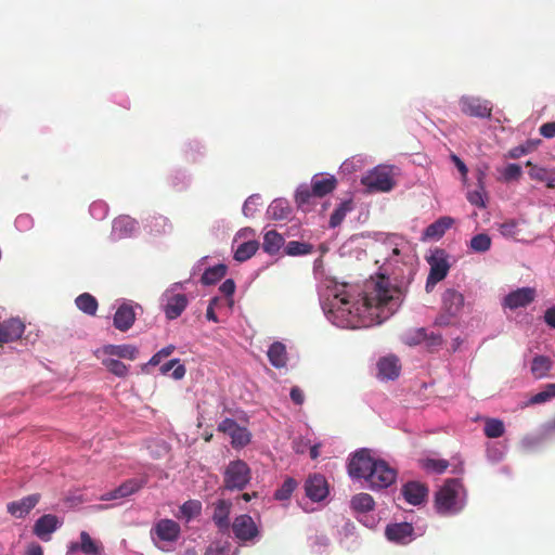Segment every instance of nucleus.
Returning <instances> with one entry per match:
<instances>
[{
	"label": "nucleus",
	"instance_id": "20",
	"mask_svg": "<svg viewBox=\"0 0 555 555\" xmlns=\"http://www.w3.org/2000/svg\"><path fill=\"white\" fill-rule=\"evenodd\" d=\"M453 223L454 219L452 217H440L425 229L422 240L427 241L441 238L444 233L453 225Z\"/></svg>",
	"mask_w": 555,
	"mask_h": 555
},
{
	"label": "nucleus",
	"instance_id": "10",
	"mask_svg": "<svg viewBox=\"0 0 555 555\" xmlns=\"http://www.w3.org/2000/svg\"><path fill=\"white\" fill-rule=\"evenodd\" d=\"M147 483V477L140 478H131L122 482L119 487L114 489L113 491L106 492L101 496L103 501H112L116 499L127 498L140 489H142Z\"/></svg>",
	"mask_w": 555,
	"mask_h": 555
},
{
	"label": "nucleus",
	"instance_id": "39",
	"mask_svg": "<svg viewBox=\"0 0 555 555\" xmlns=\"http://www.w3.org/2000/svg\"><path fill=\"white\" fill-rule=\"evenodd\" d=\"M268 214L274 220H283L288 217L289 208L283 201L275 199L269 206Z\"/></svg>",
	"mask_w": 555,
	"mask_h": 555
},
{
	"label": "nucleus",
	"instance_id": "24",
	"mask_svg": "<svg viewBox=\"0 0 555 555\" xmlns=\"http://www.w3.org/2000/svg\"><path fill=\"white\" fill-rule=\"evenodd\" d=\"M188 305V298L184 294H172L167 298L165 314L169 320H175L181 315Z\"/></svg>",
	"mask_w": 555,
	"mask_h": 555
},
{
	"label": "nucleus",
	"instance_id": "12",
	"mask_svg": "<svg viewBox=\"0 0 555 555\" xmlns=\"http://www.w3.org/2000/svg\"><path fill=\"white\" fill-rule=\"evenodd\" d=\"M535 299V289L532 287H521L511 292L505 296L503 305L511 310L524 308Z\"/></svg>",
	"mask_w": 555,
	"mask_h": 555
},
{
	"label": "nucleus",
	"instance_id": "48",
	"mask_svg": "<svg viewBox=\"0 0 555 555\" xmlns=\"http://www.w3.org/2000/svg\"><path fill=\"white\" fill-rule=\"evenodd\" d=\"M526 165L531 167V169L529 171V176L531 179L540 181V182H543L544 180L548 179V175H550L551 170L543 168V167H538L535 165H532L531 162H527Z\"/></svg>",
	"mask_w": 555,
	"mask_h": 555
},
{
	"label": "nucleus",
	"instance_id": "55",
	"mask_svg": "<svg viewBox=\"0 0 555 555\" xmlns=\"http://www.w3.org/2000/svg\"><path fill=\"white\" fill-rule=\"evenodd\" d=\"M238 426L240 425L234 420L224 418L222 422L219 423L218 430L230 436L234 430H236Z\"/></svg>",
	"mask_w": 555,
	"mask_h": 555
},
{
	"label": "nucleus",
	"instance_id": "46",
	"mask_svg": "<svg viewBox=\"0 0 555 555\" xmlns=\"http://www.w3.org/2000/svg\"><path fill=\"white\" fill-rule=\"evenodd\" d=\"M230 437L232 439L233 447H244L250 441V434L246 428L241 426H238L236 430L230 435Z\"/></svg>",
	"mask_w": 555,
	"mask_h": 555
},
{
	"label": "nucleus",
	"instance_id": "37",
	"mask_svg": "<svg viewBox=\"0 0 555 555\" xmlns=\"http://www.w3.org/2000/svg\"><path fill=\"white\" fill-rule=\"evenodd\" d=\"M483 431L488 438H500L505 431L504 424L498 418H487Z\"/></svg>",
	"mask_w": 555,
	"mask_h": 555
},
{
	"label": "nucleus",
	"instance_id": "15",
	"mask_svg": "<svg viewBox=\"0 0 555 555\" xmlns=\"http://www.w3.org/2000/svg\"><path fill=\"white\" fill-rule=\"evenodd\" d=\"M61 522L55 515L46 514L38 518L34 525V534L42 541H49L51 534L60 527Z\"/></svg>",
	"mask_w": 555,
	"mask_h": 555
},
{
	"label": "nucleus",
	"instance_id": "29",
	"mask_svg": "<svg viewBox=\"0 0 555 555\" xmlns=\"http://www.w3.org/2000/svg\"><path fill=\"white\" fill-rule=\"evenodd\" d=\"M336 179L330 178H313L312 180V193L314 196L323 197L331 193L336 188Z\"/></svg>",
	"mask_w": 555,
	"mask_h": 555
},
{
	"label": "nucleus",
	"instance_id": "5",
	"mask_svg": "<svg viewBox=\"0 0 555 555\" xmlns=\"http://www.w3.org/2000/svg\"><path fill=\"white\" fill-rule=\"evenodd\" d=\"M397 478V472L385 461L376 460L367 477L372 490L384 489L391 486Z\"/></svg>",
	"mask_w": 555,
	"mask_h": 555
},
{
	"label": "nucleus",
	"instance_id": "2",
	"mask_svg": "<svg viewBox=\"0 0 555 555\" xmlns=\"http://www.w3.org/2000/svg\"><path fill=\"white\" fill-rule=\"evenodd\" d=\"M463 491V485L459 479H448L436 493L437 512L441 515H451L462 511L464 502L461 499V493Z\"/></svg>",
	"mask_w": 555,
	"mask_h": 555
},
{
	"label": "nucleus",
	"instance_id": "16",
	"mask_svg": "<svg viewBox=\"0 0 555 555\" xmlns=\"http://www.w3.org/2000/svg\"><path fill=\"white\" fill-rule=\"evenodd\" d=\"M25 325L18 319H10L0 323V345L17 340L22 337Z\"/></svg>",
	"mask_w": 555,
	"mask_h": 555
},
{
	"label": "nucleus",
	"instance_id": "58",
	"mask_svg": "<svg viewBox=\"0 0 555 555\" xmlns=\"http://www.w3.org/2000/svg\"><path fill=\"white\" fill-rule=\"evenodd\" d=\"M289 396L292 401L297 405H301L305 401V393L298 386L292 387Z\"/></svg>",
	"mask_w": 555,
	"mask_h": 555
},
{
	"label": "nucleus",
	"instance_id": "47",
	"mask_svg": "<svg viewBox=\"0 0 555 555\" xmlns=\"http://www.w3.org/2000/svg\"><path fill=\"white\" fill-rule=\"evenodd\" d=\"M522 175L521 167L517 164H508L503 172L502 178L505 182L517 181Z\"/></svg>",
	"mask_w": 555,
	"mask_h": 555
},
{
	"label": "nucleus",
	"instance_id": "32",
	"mask_svg": "<svg viewBox=\"0 0 555 555\" xmlns=\"http://www.w3.org/2000/svg\"><path fill=\"white\" fill-rule=\"evenodd\" d=\"M350 504L356 512L360 513L370 512L375 506L374 499L369 493H359L352 496Z\"/></svg>",
	"mask_w": 555,
	"mask_h": 555
},
{
	"label": "nucleus",
	"instance_id": "62",
	"mask_svg": "<svg viewBox=\"0 0 555 555\" xmlns=\"http://www.w3.org/2000/svg\"><path fill=\"white\" fill-rule=\"evenodd\" d=\"M259 197L256 196V195H253V196H249L245 203H244V206H243V214L246 216V217H250L253 216V206L256 201L258 199Z\"/></svg>",
	"mask_w": 555,
	"mask_h": 555
},
{
	"label": "nucleus",
	"instance_id": "31",
	"mask_svg": "<svg viewBox=\"0 0 555 555\" xmlns=\"http://www.w3.org/2000/svg\"><path fill=\"white\" fill-rule=\"evenodd\" d=\"M552 367V361L545 356H537L531 363V373L535 378L545 377Z\"/></svg>",
	"mask_w": 555,
	"mask_h": 555
},
{
	"label": "nucleus",
	"instance_id": "33",
	"mask_svg": "<svg viewBox=\"0 0 555 555\" xmlns=\"http://www.w3.org/2000/svg\"><path fill=\"white\" fill-rule=\"evenodd\" d=\"M76 306L79 310H81L82 312L89 314V315H94L96 313V310H98V300L95 299L94 296L90 295L89 293H83L81 295H79L76 300Z\"/></svg>",
	"mask_w": 555,
	"mask_h": 555
},
{
	"label": "nucleus",
	"instance_id": "34",
	"mask_svg": "<svg viewBox=\"0 0 555 555\" xmlns=\"http://www.w3.org/2000/svg\"><path fill=\"white\" fill-rule=\"evenodd\" d=\"M259 248V243L255 240L242 243L234 253V259L243 262L251 258Z\"/></svg>",
	"mask_w": 555,
	"mask_h": 555
},
{
	"label": "nucleus",
	"instance_id": "64",
	"mask_svg": "<svg viewBox=\"0 0 555 555\" xmlns=\"http://www.w3.org/2000/svg\"><path fill=\"white\" fill-rule=\"evenodd\" d=\"M25 555H43V550L39 544L33 543L27 547Z\"/></svg>",
	"mask_w": 555,
	"mask_h": 555
},
{
	"label": "nucleus",
	"instance_id": "19",
	"mask_svg": "<svg viewBox=\"0 0 555 555\" xmlns=\"http://www.w3.org/2000/svg\"><path fill=\"white\" fill-rule=\"evenodd\" d=\"M135 321V312L131 305H120L114 314V326L120 332L128 331Z\"/></svg>",
	"mask_w": 555,
	"mask_h": 555
},
{
	"label": "nucleus",
	"instance_id": "6",
	"mask_svg": "<svg viewBox=\"0 0 555 555\" xmlns=\"http://www.w3.org/2000/svg\"><path fill=\"white\" fill-rule=\"evenodd\" d=\"M361 182L370 191L375 192H388L395 185L391 172L387 167L374 168L362 178Z\"/></svg>",
	"mask_w": 555,
	"mask_h": 555
},
{
	"label": "nucleus",
	"instance_id": "53",
	"mask_svg": "<svg viewBox=\"0 0 555 555\" xmlns=\"http://www.w3.org/2000/svg\"><path fill=\"white\" fill-rule=\"evenodd\" d=\"M427 339V332L425 328H417L406 336L405 343L408 345H418Z\"/></svg>",
	"mask_w": 555,
	"mask_h": 555
},
{
	"label": "nucleus",
	"instance_id": "60",
	"mask_svg": "<svg viewBox=\"0 0 555 555\" xmlns=\"http://www.w3.org/2000/svg\"><path fill=\"white\" fill-rule=\"evenodd\" d=\"M425 343L427 344L428 348L435 349V348L441 346L442 337L440 334H436V333L431 332L430 334H427V339L425 340Z\"/></svg>",
	"mask_w": 555,
	"mask_h": 555
},
{
	"label": "nucleus",
	"instance_id": "63",
	"mask_svg": "<svg viewBox=\"0 0 555 555\" xmlns=\"http://www.w3.org/2000/svg\"><path fill=\"white\" fill-rule=\"evenodd\" d=\"M544 321L550 327L555 328V307L548 308L545 311Z\"/></svg>",
	"mask_w": 555,
	"mask_h": 555
},
{
	"label": "nucleus",
	"instance_id": "7",
	"mask_svg": "<svg viewBox=\"0 0 555 555\" xmlns=\"http://www.w3.org/2000/svg\"><path fill=\"white\" fill-rule=\"evenodd\" d=\"M375 459L371 456L370 451L362 449L357 451L348 463V473L352 478H363L367 480L370 470L372 469Z\"/></svg>",
	"mask_w": 555,
	"mask_h": 555
},
{
	"label": "nucleus",
	"instance_id": "45",
	"mask_svg": "<svg viewBox=\"0 0 555 555\" xmlns=\"http://www.w3.org/2000/svg\"><path fill=\"white\" fill-rule=\"evenodd\" d=\"M553 398H555V384H547L542 391L532 396L529 402L530 404H541Z\"/></svg>",
	"mask_w": 555,
	"mask_h": 555
},
{
	"label": "nucleus",
	"instance_id": "30",
	"mask_svg": "<svg viewBox=\"0 0 555 555\" xmlns=\"http://www.w3.org/2000/svg\"><path fill=\"white\" fill-rule=\"evenodd\" d=\"M227 274V266L219 263L205 270L201 278L204 285H214L224 278Z\"/></svg>",
	"mask_w": 555,
	"mask_h": 555
},
{
	"label": "nucleus",
	"instance_id": "54",
	"mask_svg": "<svg viewBox=\"0 0 555 555\" xmlns=\"http://www.w3.org/2000/svg\"><path fill=\"white\" fill-rule=\"evenodd\" d=\"M312 196V190L310 191L308 188H301L296 192V203L299 207H302L304 205L309 204Z\"/></svg>",
	"mask_w": 555,
	"mask_h": 555
},
{
	"label": "nucleus",
	"instance_id": "17",
	"mask_svg": "<svg viewBox=\"0 0 555 555\" xmlns=\"http://www.w3.org/2000/svg\"><path fill=\"white\" fill-rule=\"evenodd\" d=\"M401 493L408 503L412 505H420L425 501L428 494V489L425 485L418 481H409L403 485Z\"/></svg>",
	"mask_w": 555,
	"mask_h": 555
},
{
	"label": "nucleus",
	"instance_id": "28",
	"mask_svg": "<svg viewBox=\"0 0 555 555\" xmlns=\"http://www.w3.org/2000/svg\"><path fill=\"white\" fill-rule=\"evenodd\" d=\"M284 237L275 230L268 231L264 234L262 248L270 255H275L284 245Z\"/></svg>",
	"mask_w": 555,
	"mask_h": 555
},
{
	"label": "nucleus",
	"instance_id": "38",
	"mask_svg": "<svg viewBox=\"0 0 555 555\" xmlns=\"http://www.w3.org/2000/svg\"><path fill=\"white\" fill-rule=\"evenodd\" d=\"M80 551L87 555H99L101 552V547L95 541L92 540L88 532L81 531Z\"/></svg>",
	"mask_w": 555,
	"mask_h": 555
},
{
	"label": "nucleus",
	"instance_id": "8",
	"mask_svg": "<svg viewBox=\"0 0 555 555\" xmlns=\"http://www.w3.org/2000/svg\"><path fill=\"white\" fill-rule=\"evenodd\" d=\"M231 527L234 537L242 542L251 541L259 534L258 527L254 519L246 514L236 516Z\"/></svg>",
	"mask_w": 555,
	"mask_h": 555
},
{
	"label": "nucleus",
	"instance_id": "49",
	"mask_svg": "<svg viewBox=\"0 0 555 555\" xmlns=\"http://www.w3.org/2000/svg\"><path fill=\"white\" fill-rule=\"evenodd\" d=\"M449 466V462L446 460L428 459L424 462V467L428 470H433L437 474H442Z\"/></svg>",
	"mask_w": 555,
	"mask_h": 555
},
{
	"label": "nucleus",
	"instance_id": "42",
	"mask_svg": "<svg viewBox=\"0 0 555 555\" xmlns=\"http://www.w3.org/2000/svg\"><path fill=\"white\" fill-rule=\"evenodd\" d=\"M332 306L336 308L338 311L349 312L351 313V304L349 300V296L345 288L337 289V292L334 294V300L332 302Z\"/></svg>",
	"mask_w": 555,
	"mask_h": 555
},
{
	"label": "nucleus",
	"instance_id": "59",
	"mask_svg": "<svg viewBox=\"0 0 555 555\" xmlns=\"http://www.w3.org/2000/svg\"><path fill=\"white\" fill-rule=\"evenodd\" d=\"M219 291L227 297H230L235 292V283L232 279L225 280L219 287Z\"/></svg>",
	"mask_w": 555,
	"mask_h": 555
},
{
	"label": "nucleus",
	"instance_id": "14",
	"mask_svg": "<svg viewBox=\"0 0 555 555\" xmlns=\"http://www.w3.org/2000/svg\"><path fill=\"white\" fill-rule=\"evenodd\" d=\"M305 490L307 496L315 502L325 499L328 493L327 482L325 478L319 474L308 477L305 482Z\"/></svg>",
	"mask_w": 555,
	"mask_h": 555
},
{
	"label": "nucleus",
	"instance_id": "43",
	"mask_svg": "<svg viewBox=\"0 0 555 555\" xmlns=\"http://www.w3.org/2000/svg\"><path fill=\"white\" fill-rule=\"evenodd\" d=\"M297 487V481L288 477L284 480L282 486L275 491L274 498L279 501L288 500Z\"/></svg>",
	"mask_w": 555,
	"mask_h": 555
},
{
	"label": "nucleus",
	"instance_id": "3",
	"mask_svg": "<svg viewBox=\"0 0 555 555\" xmlns=\"http://www.w3.org/2000/svg\"><path fill=\"white\" fill-rule=\"evenodd\" d=\"M251 479V472L246 462L231 461L223 473V487L227 490H243Z\"/></svg>",
	"mask_w": 555,
	"mask_h": 555
},
{
	"label": "nucleus",
	"instance_id": "50",
	"mask_svg": "<svg viewBox=\"0 0 555 555\" xmlns=\"http://www.w3.org/2000/svg\"><path fill=\"white\" fill-rule=\"evenodd\" d=\"M176 347L173 345H168L166 347H164L163 349H160L159 351H157L149 361V365H153V366H156L160 363V361L164 359V358H167L169 357L173 351H175Z\"/></svg>",
	"mask_w": 555,
	"mask_h": 555
},
{
	"label": "nucleus",
	"instance_id": "61",
	"mask_svg": "<svg viewBox=\"0 0 555 555\" xmlns=\"http://www.w3.org/2000/svg\"><path fill=\"white\" fill-rule=\"evenodd\" d=\"M450 158L457 168V170L461 172L462 177L466 178L468 169L464 162L455 154H451Z\"/></svg>",
	"mask_w": 555,
	"mask_h": 555
},
{
	"label": "nucleus",
	"instance_id": "9",
	"mask_svg": "<svg viewBox=\"0 0 555 555\" xmlns=\"http://www.w3.org/2000/svg\"><path fill=\"white\" fill-rule=\"evenodd\" d=\"M460 106L462 113L470 117L489 118L492 112L489 101L474 96H462Z\"/></svg>",
	"mask_w": 555,
	"mask_h": 555
},
{
	"label": "nucleus",
	"instance_id": "11",
	"mask_svg": "<svg viewBox=\"0 0 555 555\" xmlns=\"http://www.w3.org/2000/svg\"><path fill=\"white\" fill-rule=\"evenodd\" d=\"M180 525L172 519H160L152 528V534L160 541L175 542L180 537Z\"/></svg>",
	"mask_w": 555,
	"mask_h": 555
},
{
	"label": "nucleus",
	"instance_id": "56",
	"mask_svg": "<svg viewBox=\"0 0 555 555\" xmlns=\"http://www.w3.org/2000/svg\"><path fill=\"white\" fill-rule=\"evenodd\" d=\"M152 225L157 228V232H166L167 229H171V224L169 223L168 219L165 217H154L151 221Z\"/></svg>",
	"mask_w": 555,
	"mask_h": 555
},
{
	"label": "nucleus",
	"instance_id": "1",
	"mask_svg": "<svg viewBox=\"0 0 555 555\" xmlns=\"http://www.w3.org/2000/svg\"><path fill=\"white\" fill-rule=\"evenodd\" d=\"M401 301L400 288L392 286L387 278L380 276L377 281L366 284L363 305L366 309L375 308L380 311L377 314L379 322L388 319L399 308Z\"/></svg>",
	"mask_w": 555,
	"mask_h": 555
},
{
	"label": "nucleus",
	"instance_id": "51",
	"mask_svg": "<svg viewBox=\"0 0 555 555\" xmlns=\"http://www.w3.org/2000/svg\"><path fill=\"white\" fill-rule=\"evenodd\" d=\"M499 231L505 237H515L519 232L515 220H508L500 224Z\"/></svg>",
	"mask_w": 555,
	"mask_h": 555
},
{
	"label": "nucleus",
	"instance_id": "35",
	"mask_svg": "<svg viewBox=\"0 0 555 555\" xmlns=\"http://www.w3.org/2000/svg\"><path fill=\"white\" fill-rule=\"evenodd\" d=\"M102 364L106 367V370L117 377H126L129 373V367L119 361L118 359H114L113 357H107L102 360Z\"/></svg>",
	"mask_w": 555,
	"mask_h": 555
},
{
	"label": "nucleus",
	"instance_id": "26",
	"mask_svg": "<svg viewBox=\"0 0 555 555\" xmlns=\"http://www.w3.org/2000/svg\"><path fill=\"white\" fill-rule=\"evenodd\" d=\"M378 376L384 379H395L399 376L400 365L396 357H386L378 361Z\"/></svg>",
	"mask_w": 555,
	"mask_h": 555
},
{
	"label": "nucleus",
	"instance_id": "27",
	"mask_svg": "<svg viewBox=\"0 0 555 555\" xmlns=\"http://www.w3.org/2000/svg\"><path fill=\"white\" fill-rule=\"evenodd\" d=\"M268 358L270 363L276 367L282 369L287 363V352L284 344L280 341L273 343L268 350Z\"/></svg>",
	"mask_w": 555,
	"mask_h": 555
},
{
	"label": "nucleus",
	"instance_id": "52",
	"mask_svg": "<svg viewBox=\"0 0 555 555\" xmlns=\"http://www.w3.org/2000/svg\"><path fill=\"white\" fill-rule=\"evenodd\" d=\"M199 512H201V503L197 501L190 500V501H186L181 506V513L184 516H186L188 518H191V517L199 514Z\"/></svg>",
	"mask_w": 555,
	"mask_h": 555
},
{
	"label": "nucleus",
	"instance_id": "4",
	"mask_svg": "<svg viewBox=\"0 0 555 555\" xmlns=\"http://www.w3.org/2000/svg\"><path fill=\"white\" fill-rule=\"evenodd\" d=\"M427 262L430 266V270L426 280V291L430 292L437 283L448 275L450 263L446 250L441 248H436L427 257Z\"/></svg>",
	"mask_w": 555,
	"mask_h": 555
},
{
	"label": "nucleus",
	"instance_id": "23",
	"mask_svg": "<svg viewBox=\"0 0 555 555\" xmlns=\"http://www.w3.org/2000/svg\"><path fill=\"white\" fill-rule=\"evenodd\" d=\"M103 354L107 357H117L119 359H127V360H135L139 350L135 346L125 344V345H106L102 348Z\"/></svg>",
	"mask_w": 555,
	"mask_h": 555
},
{
	"label": "nucleus",
	"instance_id": "41",
	"mask_svg": "<svg viewBox=\"0 0 555 555\" xmlns=\"http://www.w3.org/2000/svg\"><path fill=\"white\" fill-rule=\"evenodd\" d=\"M469 247L476 253H486L491 247V237L486 233H479L472 237Z\"/></svg>",
	"mask_w": 555,
	"mask_h": 555
},
{
	"label": "nucleus",
	"instance_id": "44",
	"mask_svg": "<svg viewBox=\"0 0 555 555\" xmlns=\"http://www.w3.org/2000/svg\"><path fill=\"white\" fill-rule=\"evenodd\" d=\"M351 210L350 202H343L331 215L330 225L332 228L338 227L345 219L348 211Z\"/></svg>",
	"mask_w": 555,
	"mask_h": 555
},
{
	"label": "nucleus",
	"instance_id": "57",
	"mask_svg": "<svg viewBox=\"0 0 555 555\" xmlns=\"http://www.w3.org/2000/svg\"><path fill=\"white\" fill-rule=\"evenodd\" d=\"M539 132L542 137H544L546 139L554 138L555 137V121H550V122L543 124L540 127Z\"/></svg>",
	"mask_w": 555,
	"mask_h": 555
},
{
	"label": "nucleus",
	"instance_id": "25",
	"mask_svg": "<svg viewBox=\"0 0 555 555\" xmlns=\"http://www.w3.org/2000/svg\"><path fill=\"white\" fill-rule=\"evenodd\" d=\"M486 173L482 170H478L477 172V190L470 191L467 194V201L479 208L486 207V185H485Z\"/></svg>",
	"mask_w": 555,
	"mask_h": 555
},
{
	"label": "nucleus",
	"instance_id": "18",
	"mask_svg": "<svg viewBox=\"0 0 555 555\" xmlns=\"http://www.w3.org/2000/svg\"><path fill=\"white\" fill-rule=\"evenodd\" d=\"M39 494H30L18 501H14L8 504V512L16 517H25L39 502Z\"/></svg>",
	"mask_w": 555,
	"mask_h": 555
},
{
	"label": "nucleus",
	"instance_id": "21",
	"mask_svg": "<svg viewBox=\"0 0 555 555\" xmlns=\"http://www.w3.org/2000/svg\"><path fill=\"white\" fill-rule=\"evenodd\" d=\"M464 306V296L460 292L448 288L442 294V308L450 315H457Z\"/></svg>",
	"mask_w": 555,
	"mask_h": 555
},
{
	"label": "nucleus",
	"instance_id": "40",
	"mask_svg": "<svg viewBox=\"0 0 555 555\" xmlns=\"http://www.w3.org/2000/svg\"><path fill=\"white\" fill-rule=\"evenodd\" d=\"M172 369H173L172 377L175 379L179 380L184 377L186 370H185V366L180 363L179 359H172V360L166 362L165 364H163L160 366V373L165 375Z\"/></svg>",
	"mask_w": 555,
	"mask_h": 555
},
{
	"label": "nucleus",
	"instance_id": "13",
	"mask_svg": "<svg viewBox=\"0 0 555 555\" xmlns=\"http://www.w3.org/2000/svg\"><path fill=\"white\" fill-rule=\"evenodd\" d=\"M385 534L391 542L406 544L413 540L414 528L409 522H396L386 527Z\"/></svg>",
	"mask_w": 555,
	"mask_h": 555
},
{
	"label": "nucleus",
	"instance_id": "36",
	"mask_svg": "<svg viewBox=\"0 0 555 555\" xmlns=\"http://www.w3.org/2000/svg\"><path fill=\"white\" fill-rule=\"evenodd\" d=\"M313 251V245L309 243L291 241L285 246V253L288 256H302Z\"/></svg>",
	"mask_w": 555,
	"mask_h": 555
},
{
	"label": "nucleus",
	"instance_id": "22",
	"mask_svg": "<svg viewBox=\"0 0 555 555\" xmlns=\"http://www.w3.org/2000/svg\"><path fill=\"white\" fill-rule=\"evenodd\" d=\"M231 507L232 503L228 500L220 499L214 503L212 520L220 530H227L230 527Z\"/></svg>",
	"mask_w": 555,
	"mask_h": 555
}]
</instances>
